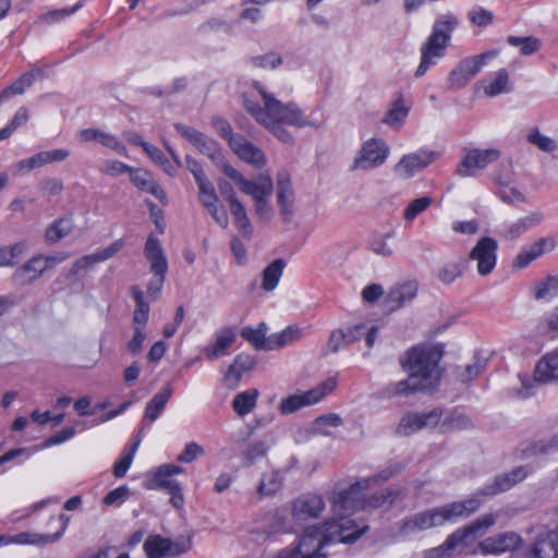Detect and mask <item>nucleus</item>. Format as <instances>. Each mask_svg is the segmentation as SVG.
I'll return each mask as SVG.
<instances>
[{
    "label": "nucleus",
    "mask_w": 558,
    "mask_h": 558,
    "mask_svg": "<svg viewBox=\"0 0 558 558\" xmlns=\"http://www.w3.org/2000/svg\"><path fill=\"white\" fill-rule=\"evenodd\" d=\"M337 378L329 377L318 386L310 389L300 395H292L282 401L279 404V412L282 415H288L294 413L295 411L318 403L322 399H324L328 393L333 391L337 387Z\"/></svg>",
    "instance_id": "obj_8"
},
{
    "label": "nucleus",
    "mask_w": 558,
    "mask_h": 558,
    "mask_svg": "<svg viewBox=\"0 0 558 558\" xmlns=\"http://www.w3.org/2000/svg\"><path fill=\"white\" fill-rule=\"evenodd\" d=\"M253 86L262 97L263 106L246 99L244 101L246 111L281 142L293 143V136L286 125L295 128L308 125L316 129L323 125L322 121L306 119L294 102L282 104L259 82H254Z\"/></svg>",
    "instance_id": "obj_1"
},
{
    "label": "nucleus",
    "mask_w": 558,
    "mask_h": 558,
    "mask_svg": "<svg viewBox=\"0 0 558 558\" xmlns=\"http://www.w3.org/2000/svg\"><path fill=\"white\" fill-rule=\"evenodd\" d=\"M144 151L154 162L160 165L167 173L172 174L175 172V168L167 160L158 147L148 144L145 145Z\"/></svg>",
    "instance_id": "obj_64"
},
{
    "label": "nucleus",
    "mask_w": 558,
    "mask_h": 558,
    "mask_svg": "<svg viewBox=\"0 0 558 558\" xmlns=\"http://www.w3.org/2000/svg\"><path fill=\"white\" fill-rule=\"evenodd\" d=\"M172 393L173 389L171 385H165L162 389L157 392L146 404L144 418L148 420L149 422H155L165 410Z\"/></svg>",
    "instance_id": "obj_35"
},
{
    "label": "nucleus",
    "mask_w": 558,
    "mask_h": 558,
    "mask_svg": "<svg viewBox=\"0 0 558 558\" xmlns=\"http://www.w3.org/2000/svg\"><path fill=\"white\" fill-rule=\"evenodd\" d=\"M144 254L150 265V271L154 275H162L168 271V262L160 241L154 235H149L144 248Z\"/></svg>",
    "instance_id": "obj_25"
},
{
    "label": "nucleus",
    "mask_w": 558,
    "mask_h": 558,
    "mask_svg": "<svg viewBox=\"0 0 558 558\" xmlns=\"http://www.w3.org/2000/svg\"><path fill=\"white\" fill-rule=\"evenodd\" d=\"M229 207L238 230L244 238L250 239L253 230L244 205L241 202H238Z\"/></svg>",
    "instance_id": "obj_50"
},
{
    "label": "nucleus",
    "mask_w": 558,
    "mask_h": 558,
    "mask_svg": "<svg viewBox=\"0 0 558 558\" xmlns=\"http://www.w3.org/2000/svg\"><path fill=\"white\" fill-rule=\"evenodd\" d=\"M534 379L539 383H558V350L543 356L535 366Z\"/></svg>",
    "instance_id": "obj_27"
},
{
    "label": "nucleus",
    "mask_w": 558,
    "mask_h": 558,
    "mask_svg": "<svg viewBox=\"0 0 558 558\" xmlns=\"http://www.w3.org/2000/svg\"><path fill=\"white\" fill-rule=\"evenodd\" d=\"M438 156L439 154L437 151L418 149L414 153L404 155L395 166V172L400 178L409 179L434 162Z\"/></svg>",
    "instance_id": "obj_13"
},
{
    "label": "nucleus",
    "mask_w": 558,
    "mask_h": 558,
    "mask_svg": "<svg viewBox=\"0 0 558 558\" xmlns=\"http://www.w3.org/2000/svg\"><path fill=\"white\" fill-rule=\"evenodd\" d=\"M174 128L178 133L194 145L199 153L206 155L213 160L220 159L221 150L213 138L185 124L177 123L174 124Z\"/></svg>",
    "instance_id": "obj_17"
},
{
    "label": "nucleus",
    "mask_w": 558,
    "mask_h": 558,
    "mask_svg": "<svg viewBox=\"0 0 558 558\" xmlns=\"http://www.w3.org/2000/svg\"><path fill=\"white\" fill-rule=\"evenodd\" d=\"M284 266L286 263L282 259L278 258L271 262L264 269L262 282L263 289H265L266 291H272L277 287L282 276Z\"/></svg>",
    "instance_id": "obj_47"
},
{
    "label": "nucleus",
    "mask_w": 558,
    "mask_h": 558,
    "mask_svg": "<svg viewBox=\"0 0 558 558\" xmlns=\"http://www.w3.org/2000/svg\"><path fill=\"white\" fill-rule=\"evenodd\" d=\"M254 366V361L248 355H238L230 365L226 375L227 379L233 378L239 380L243 373L250 371Z\"/></svg>",
    "instance_id": "obj_57"
},
{
    "label": "nucleus",
    "mask_w": 558,
    "mask_h": 558,
    "mask_svg": "<svg viewBox=\"0 0 558 558\" xmlns=\"http://www.w3.org/2000/svg\"><path fill=\"white\" fill-rule=\"evenodd\" d=\"M257 396L258 391L256 389L246 390L236 395L232 402L234 411L240 416L248 414L256 405Z\"/></svg>",
    "instance_id": "obj_49"
},
{
    "label": "nucleus",
    "mask_w": 558,
    "mask_h": 558,
    "mask_svg": "<svg viewBox=\"0 0 558 558\" xmlns=\"http://www.w3.org/2000/svg\"><path fill=\"white\" fill-rule=\"evenodd\" d=\"M378 332V327L375 325L368 326L365 323H360L354 326L348 327L344 330L347 337V343H353L355 341L365 338L366 345L372 348L375 343L376 337Z\"/></svg>",
    "instance_id": "obj_36"
},
{
    "label": "nucleus",
    "mask_w": 558,
    "mask_h": 558,
    "mask_svg": "<svg viewBox=\"0 0 558 558\" xmlns=\"http://www.w3.org/2000/svg\"><path fill=\"white\" fill-rule=\"evenodd\" d=\"M49 268V259L45 255H36L28 259L25 264L16 268L13 278L22 283L27 284L37 280Z\"/></svg>",
    "instance_id": "obj_22"
},
{
    "label": "nucleus",
    "mask_w": 558,
    "mask_h": 558,
    "mask_svg": "<svg viewBox=\"0 0 558 558\" xmlns=\"http://www.w3.org/2000/svg\"><path fill=\"white\" fill-rule=\"evenodd\" d=\"M222 170L232 181H234L242 193L250 195L255 205V213L262 220H269L272 209L268 198L272 194L274 184L269 177L260 178L258 182L246 180L240 171L229 163L222 166Z\"/></svg>",
    "instance_id": "obj_7"
},
{
    "label": "nucleus",
    "mask_w": 558,
    "mask_h": 558,
    "mask_svg": "<svg viewBox=\"0 0 558 558\" xmlns=\"http://www.w3.org/2000/svg\"><path fill=\"white\" fill-rule=\"evenodd\" d=\"M389 146L380 138L366 141L354 159V169H371L381 166L389 156Z\"/></svg>",
    "instance_id": "obj_12"
},
{
    "label": "nucleus",
    "mask_w": 558,
    "mask_h": 558,
    "mask_svg": "<svg viewBox=\"0 0 558 558\" xmlns=\"http://www.w3.org/2000/svg\"><path fill=\"white\" fill-rule=\"evenodd\" d=\"M63 535V531L54 534H39L34 532H22L14 536L0 535V546L12 543L16 544H50L59 541Z\"/></svg>",
    "instance_id": "obj_29"
},
{
    "label": "nucleus",
    "mask_w": 558,
    "mask_h": 558,
    "mask_svg": "<svg viewBox=\"0 0 558 558\" xmlns=\"http://www.w3.org/2000/svg\"><path fill=\"white\" fill-rule=\"evenodd\" d=\"M417 290L415 281H408L391 288L384 300L385 308L388 312L401 308L416 298Z\"/></svg>",
    "instance_id": "obj_20"
},
{
    "label": "nucleus",
    "mask_w": 558,
    "mask_h": 558,
    "mask_svg": "<svg viewBox=\"0 0 558 558\" xmlns=\"http://www.w3.org/2000/svg\"><path fill=\"white\" fill-rule=\"evenodd\" d=\"M498 244L489 236L482 238L470 252V259L476 260V269L481 276L489 275L496 265Z\"/></svg>",
    "instance_id": "obj_14"
},
{
    "label": "nucleus",
    "mask_w": 558,
    "mask_h": 558,
    "mask_svg": "<svg viewBox=\"0 0 558 558\" xmlns=\"http://www.w3.org/2000/svg\"><path fill=\"white\" fill-rule=\"evenodd\" d=\"M496 56V51H486L474 57L462 59L449 73L447 78L448 87L453 90L461 89L477 75L488 60Z\"/></svg>",
    "instance_id": "obj_9"
},
{
    "label": "nucleus",
    "mask_w": 558,
    "mask_h": 558,
    "mask_svg": "<svg viewBox=\"0 0 558 558\" xmlns=\"http://www.w3.org/2000/svg\"><path fill=\"white\" fill-rule=\"evenodd\" d=\"M303 336V331L300 327L295 325L288 326L283 330L277 333H272L270 336V347L269 350H278L286 345H289L298 340H300Z\"/></svg>",
    "instance_id": "obj_41"
},
{
    "label": "nucleus",
    "mask_w": 558,
    "mask_h": 558,
    "mask_svg": "<svg viewBox=\"0 0 558 558\" xmlns=\"http://www.w3.org/2000/svg\"><path fill=\"white\" fill-rule=\"evenodd\" d=\"M368 530L357 526L350 518L327 520L320 525L308 526L295 546L301 558H327L324 548L331 543H353Z\"/></svg>",
    "instance_id": "obj_2"
},
{
    "label": "nucleus",
    "mask_w": 558,
    "mask_h": 558,
    "mask_svg": "<svg viewBox=\"0 0 558 558\" xmlns=\"http://www.w3.org/2000/svg\"><path fill=\"white\" fill-rule=\"evenodd\" d=\"M458 25L453 15L439 17L433 26V32L421 47V62L415 71V77H422L429 68L437 64L446 56L451 34Z\"/></svg>",
    "instance_id": "obj_5"
},
{
    "label": "nucleus",
    "mask_w": 558,
    "mask_h": 558,
    "mask_svg": "<svg viewBox=\"0 0 558 558\" xmlns=\"http://www.w3.org/2000/svg\"><path fill=\"white\" fill-rule=\"evenodd\" d=\"M325 508L326 505L320 495L303 494L292 502V517L300 522L317 519Z\"/></svg>",
    "instance_id": "obj_16"
},
{
    "label": "nucleus",
    "mask_w": 558,
    "mask_h": 558,
    "mask_svg": "<svg viewBox=\"0 0 558 558\" xmlns=\"http://www.w3.org/2000/svg\"><path fill=\"white\" fill-rule=\"evenodd\" d=\"M282 487V476L279 471L264 473L257 486V494L260 498L269 497L279 492Z\"/></svg>",
    "instance_id": "obj_45"
},
{
    "label": "nucleus",
    "mask_w": 558,
    "mask_h": 558,
    "mask_svg": "<svg viewBox=\"0 0 558 558\" xmlns=\"http://www.w3.org/2000/svg\"><path fill=\"white\" fill-rule=\"evenodd\" d=\"M527 141L544 153H553L557 148L556 141L542 134L537 128L530 131Z\"/></svg>",
    "instance_id": "obj_55"
},
{
    "label": "nucleus",
    "mask_w": 558,
    "mask_h": 558,
    "mask_svg": "<svg viewBox=\"0 0 558 558\" xmlns=\"http://www.w3.org/2000/svg\"><path fill=\"white\" fill-rule=\"evenodd\" d=\"M544 221V214L541 210H534L529 215L518 219L509 225L505 236L508 240H515L522 234L539 226Z\"/></svg>",
    "instance_id": "obj_31"
},
{
    "label": "nucleus",
    "mask_w": 558,
    "mask_h": 558,
    "mask_svg": "<svg viewBox=\"0 0 558 558\" xmlns=\"http://www.w3.org/2000/svg\"><path fill=\"white\" fill-rule=\"evenodd\" d=\"M437 426H439L441 433H451L473 428L474 424L468 415L453 411L444 418L441 416Z\"/></svg>",
    "instance_id": "obj_38"
},
{
    "label": "nucleus",
    "mask_w": 558,
    "mask_h": 558,
    "mask_svg": "<svg viewBox=\"0 0 558 558\" xmlns=\"http://www.w3.org/2000/svg\"><path fill=\"white\" fill-rule=\"evenodd\" d=\"M430 390L425 384L414 377L411 373H409V377L407 379L391 383L385 388V395L388 398L400 397V396H409L410 393L416 391H427Z\"/></svg>",
    "instance_id": "obj_32"
},
{
    "label": "nucleus",
    "mask_w": 558,
    "mask_h": 558,
    "mask_svg": "<svg viewBox=\"0 0 558 558\" xmlns=\"http://www.w3.org/2000/svg\"><path fill=\"white\" fill-rule=\"evenodd\" d=\"M149 487L163 489L168 492V494L175 490H181V486L177 481L171 480L169 475H160L159 468L157 469L154 478L151 480V485Z\"/></svg>",
    "instance_id": "obj_63"
},
{
    "label": "nucleus",
    "mask_w": 558,
    "mask_h": 558,
    "mask_svg": "<svg viewBox=\"0 0 558 558\" xmlns=\"http://www.w3.org/2000/svg\"><path fill=\"white\" fill-rule=\"evenodd\" d=\"M293 196L290 175L287 171L282 170L277 174V197L281 207L280 211L287 217H290L292 214Z\"/></svg>",
    "instance_id": "obj_30"
},
{
    "label": "nucleus",
    "mask_w": 558,
    "mask_h": 558,
    "mask_svg": "<svg viewBox=\"0 0 558 558\" xmlns=\"http://www.w3.org/2000/svg\"><path fill=\"white\" fill-rule=\"evenodd\" d=\"M441 355V351L435 345L415 347L408 352L402 367L433 389L440 380L438 364Z\"/></svg>",
    "instance_id": "obj_6"
},
{
    "label": "nucleus",
    "mask_w": 558,
    "mask_h": 558,
    "mask_svg": "<svg viewBox=\"0 0 558 558\" xmlns=\"http://www.w3.org/2000/svg\"><path fill=\"white\" fill-rule=\"evenodd\" d=\"M395 236L393 231H389L383 234H375L371 240V250L380 256L389 257L393 254L392 239Z\"/></svg>",
    "instance_id": "obj_51"
},
{
    "label": "nucleus",
    "mask_w": 558,
    "mask_h": 558,
    "mask_svg": "<svg viewBox=\"0 0 558 558\" xmlns=\"http://www.w3.org/2000/svg\"><path fill=\"white\" fill-rule=\"evenodd\" d=\"M409 107L404 105L403 98L399 96L391 105L390 109L386 113L383 122L393 126L400 128L405 118L409 114Z\"/></svg>",
    "instance_id": "obj_48"
},
{
    "label": "nucleus",
    "mask_w": 558,
    "mask_h": 558,
    "mask_svg": "<svg viewBox=\"0 0 558 558\" xmlns=\"http://www.w3.org/2000/svg\"><path fill=\"white\" fill-rule=\"evenodd\" d=\"M69 155L70 151L68 149L59 148L49 151H40L34 155V159L36 162V167L40 168L47 163L63 161L69 157Z\"/></svg>",
    "instance_id": "obj_59"
},
{
    "label": "nucleus",
    "mask_w": 558,
    "mask_h": 558,
    "mask_svg": "<svg viewBox=\"0 0 558 558\" xmlns=\"http://www.w3.org/2000/svg\"><path fill=\"white\" fill-rule=\"evenodd\" d=\"M441 416L442 411L439 409H434L425 413L408 412L400 418L396 434L405 437L425 427H436Z\"/></svg>",
    "instance_id": "obj_11"
},
{
    "label": "nucleus",
    "mask_w": 558,
    "mask_h": 558,
    "mask_svg": "<svg viewBox=\"0 0 558 558\" xmlns=\"http://www.w3.org/2000/svg\"><path fill=\"white\" fill-rule=\"evenodd\" d=\"M558 295V277L550 276L544 281L534 284V298L536 300H550Z\"/></svg>",
    "instance_id": "obj_52"
},
{
    "label": "nucleus",
    "mask_w": 558,
    "mask_h": 558,
    "mask_svg": "<svg viewBox=\"0 0 558 558\" xmlns=\"http://www.w3.org/2000/svg\"><path fill=\"white\" fill-rule=\"evenodd\" d=\"M80 140L83 142H98L117 154L126 156V147L118 140V137L99 129L90 128L82 130L80 132Z\"/></svg>",
    "instance_id": "obj_26"
},
{
    "label": "nucleus",
    "mask_w": 558,
    "mask_h": 558,
    "mask_svg": "<svg viewBox=\"0 0 558 558\" xmlns=\"http://www.w3.org/2000/svg\"><path fill=\"white\" fill-rule=\"evenodd\" d=\"M269 451V445L265 440L251 442L240 453L241 463L244 468H250L264 459Z\"/></svg>",
    "instance_id": "obj_40"
},
{
    "label": "nucleus",
    "mask_w": 558,
    "mask_h": 558,
    "mask_svg": "<svg viewBox=\"0 0 558 558\" xmlns=\"http://www.w3.org/2000/svg\"><path fill=\"white\" fill-rule=\"evenodd\" d=\"M465 268L466 260L463 258H460L459 260L447 262L439 267L437 278L441 283L450 284L464 274Z\"/></svg>",
    "instance_id": "obj_42"
},
{
    "label": "nucleus",
    "mask_w": 558,
    "mask_h": 558,
    "mask_svg": "<svg viewBox=\"0 0 558 558\" xmlns=\"http://www.w3.org/2000/svg\"><path fill=\"white\" fill-rule=\"evenodd\" d=\"M235 332L231 328H226L216 333L215 341L204 349L207 360L213 361L228 354V350L235 341Z\"/></svg>",
    "instance_id": "obj_28"
},
{
    "label": "nucleus",
    "mask_w": 558,
    "mask_h": 558,
    "mask_svg": "<svg viewBox=\"0 0 558 558\" xmlns=\"http://www.w3.org/2000/svg\"><path fill=\"white\" fill-rule=\"evenodd\" d=\"M481 84L487 96L495 97L509 92V74L505 69H501L495 73L493 80H483Z\"/></svg>",
    "instance_id": "obj_43"
},
{
    "label": "nucleus",
    "mask_w": 558,
    "mask_h": 558,
    "mask_svg": "<svg viewBox=\"0 0 558 558\" xmlns=\"http://www.w3.org/2000/svg\"><path fill=\"white\" fill-rule=\"evenodd\" d=\"M432 203L433 199L428 196L412 201L404 209V219L408 221L414 220L421 213L427 209Z\"/></svg>",
    "instance_id": "obj_62"
},
{
    "label": "nucleus",
    "mask_w": 558,
    "mask_h": 558,
    "mask_svg": "<svg viewBox=\"0 0 558 558\" xmlns=\"http://www.w3.org/2000/svg\"><path fill=\"white\" fill-rule=\"evenodd\" d=\"M229 145L233 153L243 161L257 168L265 165V156L263 151L243 136H231L229 138Z\"/></svg>",
    "instance_id": "obj_21"
},
{
    "label": "nucleus",
    "mask_w": 558,
    "mask_h": 558,
    "mask_svg": "<svg viewBox=\"0 0 558 558\" xmlns=\"http://www.w3.org/2000/svg\"><path fill=\"white\" fill-rule=\"evenodd\" d=\"M529 558H558V526L537 536Z\"/></svg>",
    "instance_id": "obj_23"
},
{
    "label": "nucleus",
    "mask_w": 558,
    "mask_h": 558,
    "mask_svg": "<svg viewBox=\"0 0 558 558\" xmlns=\"http://www.w3.org/2000/svg\"><path fill=\"white\" fill-rule=\"evenodd\" d=\"M482 504L477 497L454 501L440 507L414 513L400 522L399 534L403 537L440 526L446 522L466 518L475 512Z\"/></svg>",
    "instance_id": "obj_3"
},
{
    "label": "nucleus",
    "mask_w": 558,
    "mask_h": 558,
    "mask_svg": "<svg viewBox=\"0 0 558 558\" xmlns=\"http://www.w3.org/2000/svg\"><path fill=\"white\" fill-rule=\"evenodd\" d=\"M72 222L68 219L56 220L46 231V239L49 242H58L66 236L72 230Z\"/></svg>",
    "instance_id": "obj_56"
},
{
    "label": "nucleus",
    "mask_w": 558,
    "mask_h": 558,
    "mask_svg": "<svg viewBox=\"0 0 558 558\" xmlns=\"http://www.w3.org/2000/svg\"><path fill=\"white\" fill-rule=\"evenodd\" d=\"M267 330V325L265 323H260L257 328L244 327L241 330V337L257 350L270 351V336H266Z\"/></svg>",
    "instance_id": "obj_39"
},
{
    "label": "nucleus",
    "mask_w": 558,
    "mask_h": 558,
    "mask_svg": "<svg viewBox=\"0 0 558 558\" xmlns=\"http://www.w3.org/2000/svg\"><path fill=\"white\" fill-rule=\"evenodd\" d=\"M486 367L485 360H476L473 364L457 369V378L462 383H468L480 376Z\"/></svg>",
    "instance_id": "obj_61"
},
{
    "label": "nucleus",
    "mask_w": 558,
    "mask_h": 558,
    "mask_svg": "<svg viewBox=\"0 0 558 558\" xmlns=\"http://www.w3.org/2000/svg\"><path fill=\"white\" fill-rule=\"evenodd\" d=\"M40 74V71L37 72H26L21 75L16 81H14L10 86L1 90L0 93V104L4 100L9 99L15 95H22L26 90V88L31 87L35 81V76Z\"/></svg>",
    "instance_id": "obj_44"
},
{
    "label": "nucleus",
    "mask_w": 558,
    "mask_h": 558,
    "mask_svg": "<svg viewBox=\"0 0 558 558\" xmlns=\"http://www.w3.org/2000/svg\"><path fill=\"white\" fill-rule=\"evenodd\" d=\"M554 246V240L542 238L532 245L524 247L513 259L512 267L517 269H523L533 260L541 257L545 252L551 251Z\"/></svg>",
    "instance_id": "obj_24"
},
{
    "label": "nucleus",
    "mask_w": 558,
    "mask_h": 558,
    "mask_svg": "<svg viewBox=\"0 0 558 558\" xmlns=\"http://www.w3.org/2000/svg\"><path fill=\"white\" fill-rule=\"evenodd\" d=\"M367 489H359L355 494L351 493V486L338 493L332 502V509L339 518H349L356 510H375L379 508H389L396 500L405 496V490L398 487H389L376 492L369 496L364 493Z\"/></svg>",
    "instance_id": "obj_4"
},
{
    "label": "nucleus",
    "mask_w": 558,
    "mask_h": 558,
    "mask_svg": "<svg viewBox=\"0 0 558 558\" xmlns=\"http://www.w3.org/2000/svg\"><path fill=\"white\" fill-rule=\"evenodd\" d=\"M531 473L527 466H518L509 473L498 475L493 483L484 485L473 497L494 496L502 492L509 490L519 482L523 481Z\"/></svg>",
    "instance_id": "obj_15"
},
{
    "label": "nucleus",
    "mask_w": 558,
    "mask_h": 558,
    "mask_svg": "<svg viewBox=\"0 0 558 558\" xmlns=\"http://www.w3.org/2000/svg\"><path fill=\"white\" fill-rule=\"evenodd\" d=\"M131 180L140 190L154 195L161 202L166 201V193L161 186L151 178V175L142 169L133 170L131 168Z\"/></svg>",
    "instance_id": "obj_33"
},
{
    "label": "nucleus",
    "mask_w": 558,
    "mask_h": 558,
    "mask_svg": "<svg viewBox=\"0 0 558 558\" xmlns=\"http://www.w3.org/2000/svg\"><path fill=\"white\" fill-rule=\"evenodd\" d=\"M558 450V433L550 439H542L532 444L526 450L525 456L547 454Z\"/></svg>",
    "instance_id": "obj_58"
},
{
    "label": "nucleus",
    "mask_w": 558,
    "mask_h": 558,
    "mask_svg": "<svg viewBox=\"0 0 558 558\" xmlns=\"http://www.w3.org/2000/svg\"><path fill=\"white\" fill-rule=\"evenodd\" d=\"M508 44L518 47L522 54L530 56L539 49V41L534 37L509 36Z\"/></svg>",
    "instance_id": "obj_60"
},
{
    "label": "nucleus",
    "mask_w": 558,
    "mask_h": 558,
    "mask_svg": "<svg viewBox=\"0 0 558 558\" xmlns=\"http://www.w3.org/2000/svg\"><path fill=\"white\" fill-rule=\"evenodd\" d=\"M123 246L122 240L112 242L109 246L99 250L93 254L84 255L76 259L69 274L70 276H76L80 272L92 268L95 264L105 262L116 255Z\"/></svg>",
    "instance_id": "obj_18"
},
{
    "label": "nucleus",
    "mask_w": 558,
    "mask_h": 558,
    "mask_svg": "<svg viewBox=\"0 0 558 558\" xmlns=\"http://www.w3.org/2000/svg\"><path fill=\"white\" fill-rule=\"evenodd\" d=\"M28 251L26 242H17L0 247V267H10L17 264L20 258Z\"/></svg>",
    "instance_id": "obj_46"
},
{
    "label": "nucleus",
    "mask_w": 558,
    "mask_h": 558,
    "mask_svg": "<svg viewBox=\"0 0 558 558\" xmlns=\"http://www.w3.org/2000/svg\"><path fill=\"white\" fill-rule=\"evenodd\" d=\"M522 543V537L518 533L506 532L485 538L480 543V548L484 554H500L517 549Z\"/></svg>",
    "instance_id": "obj_19"
},
{
    "label": "nucleus",
    "mask_w": 558,
    "mask_h": 558,
    "mask_svg": "<svg viewBox=\"0 0 558 558\" xmlns=\"http://www.w3.org/2000/svg\"><path fill=\"white\" fill-rule=\"evenodd\" d=\"M402 466L400 464H391L380 470L378 473L361 478L351 485V493L357 492L359 489H369L373 486L381 485L389 481L392 476L400 473Z\"/></svg>",
    "instance_id": "obj_34"
},
{
    "label": "nucleus",
    "mask_w": 558,
    "mask_h": 558,
    "mask_svg": "<svg viewBox=\"0 0 558 558\" xmlns=\"http://www.w3.org/2000/svg\"><path fill=\"white\" fill-rule=\"evenodd\" d=\"M500 157V151L495 148L469 149L457 166V174L462 178L473 177L477 171L485 169L489 163Z\"/></svg>",
    "instance_id": "obj_10"
},
{
    "label": "nucleus",
    "mask_w": 558,
    "mask_h": 558,
    "mask_svg": "<svg viewBox=\"0 0 558 558\" xmlns=\"http://www.w3.org/2000/svg\"><path fill=\"white\" fill-rule=\"evenodd\" d=\"M144 549L149 558L168 556V538L160 535L149 536L144 543Z\"/></svg>",
    "instance_id": "obj_53"
},
{
    "label": "nucleus",
    "mask_w": 558,
    "mask_h": 558,
    "mask_svg": "<svg viewBox=\"0 0 558 558\" xmlns=\"http://www.w3.org/2000/svg\"><path fill=\"white\" fill-rule=\"evenodd\" d=\"M472 542L473 539L471 538L466 530L462 529L450 534L442 543V545L449 558H452L454 555L465 553Z\"/></svg>",
    "instance_id": "obj_37"
},
{
    "label": "nucleus",
    "mask_w": 558,
    "mask_h": 558,
    "mask_svg": "<svg viewBox=\"0 0 558 558\" xmlns=\"http://www.w3.org/2000/svg\"><path fill=\"white\" fill-rule=\"evenodd\" d=\"M497 515L493 513H486L477 518L470 525L464 527L471 538L474 541L476 535L485 533L489 527L496 523Z\"/></svg>",
    "instance_id": "obj_54"
}]
</instances>
